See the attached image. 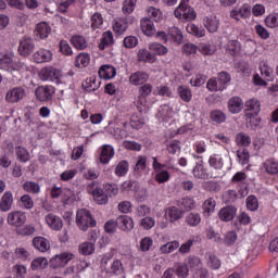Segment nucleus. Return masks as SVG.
Wrapping results in <instances>:
<instances>
[{"mask_svg":"<svg viewBox=\"0 0 278 278\" xmlns=\"http://www.w3.org/2000/svg\"><path fill=\"white\" fill-rule=\"evenodd\" d=\"M0 67L2 71L11 73V75H15V73H23V71L27 70V65L21 62V60H15L12 55L2 52H0Z\"/></svg>","mask_w":278,"mask_h":278,"instance_id":"f257e3e1","label":"nucleus"},{"mask_svg":"<svg viewBox=\"0 0 278 278\" xmlns=\"http://www.w3.org/2000/svg\"><path fill=\"white\" fill-rule=\"evenodd\" d=\"M174 14L176 18H179V21H184L185 23L197 20V12L190 7L188 0H181L178 8L174 11Z\"/></svg>","mask_w":278,"mask_h":278,"instance_id":"f03ea898","label":"nucleus"},{"mask_svg":"<svg viewBox=\"0 0 278 278\" xmlns=\"http://www.w3.org/2000/svg\"><path fill=\"white\" fill-rule=\"evenodd\" d=\"M76 225L81 231H88L90 227H97V220L92 218L90 211L80 208L76 212Z\"/></svg>","mask_w":278,"mask_h":278,"instance_id":"7ed1b4c3","label":"nucleus"},{"mask_svg":"<svg viewBox=\"0 0 278 278\" xmlns=\"http://www.w3.org/2000/svg\"><path fill=\"white\" fill-rule=\"evenodd\" d=\"M39 79L41 81H60L62 79V71L53 67V66H46L41 68L39 72Z\"/></svg>","mask_w":278,"mask_h":278,"instance_id":"20e7f679","label":"nucleus"},{"mask_svg":"<svg viewBox=\"0 0 278 278\" xmlns=\"http://www.w3.org/2000/svg\"><path fill=\"white\" fill-rule=\"evenodd\" d=\"M7 223L11 227H23L27 223V214L23 211H13L8 214Z\"/></svg>","mask_w":278,"mask_h":278,"instance_id":"39448f33","label":"nucleus"},{"mask_svg":"<svg viewBox=\"0 0 278 278\" xmlns=\"http://www.w3.org/2000/svg\"><path fill=\"white\" fill-rule=\"evenodd\" d=\"M75 258V254L70 252H63L61 254H56L54 257L50 260L51 268H61L62 266L67 265L71 260Z\"/></svg>","mask_w":278,"mask_h":278,"instance_id":"423d86ee","label":"nucleus"},{"mask_svg":"<svg viewBox=\"0 0 278 278\" xmlns=\"http://www.w3.org/2000/svg\"><path fill=\"white\" fill-rule=\"evenodd\" d=\"M27 92L23 87H15L7 91L5 93V101L8 103H18L25 99Z\"/></svg>","mask_w":278,"mask_h":278,"instance_id":"0eeeda50","label":"nucleus"},{"mask_svg":"<svg viewBox=\"0 0 278 278\" xmlns=\"http://www.w3.org/2000/svg\"><path fill=\"white\" fill-rule=\"evenodd\" d=\"M51 199H62L64 204L68 203V200L73 197V191L71 189H63L58 186H53L50 190Z\"/></svg>","mask_w":278,"mask_h":278,"instance_id":"6e6552de","label":"nucleus"},{"mask_svg":"<svg viewBox=\"0 0 278 278\" xmlns=\"http://www.w3.org/2000/svg\"><path fill=\"white\" fill-rule=\"evenodd\" d=\"M34 49H36L34 39H31V37H23L18 46L20 55L27 58V55H31V53H34Z\"/></svg>","mask_w":278,"mask_h":278,"instance_id":"1a4fd4ad","label":"nucleus"},{"mask_svg":"<svg viewBox=\"0 0 278 278\" xmlns=\"http://www.w3.org/2000/svg\"><path fill=\"white\" fill-rule=\"evenodd\" d=\"M45 222L48 227L52 229V231H62L64 227V222H62V217L50 213L45 216Z\"/></svg>","mask_w":278,"mask_h":278,"instance_id":"9d476101","label":"nucleus"},{"mask_svg":"<svg viewBox=\"0 0 278 278\" xmlns=\"http://www.w3.org/2000/svg\"><path fill=\"white\" fill-rule=\"evenodd\" d=\"M238 212V208L233 205H228L218 212L219 220H223L224 223H229V220H233L236 218V214Z\"/></svg>","mask_w":278,"mask_h":278,"instance_id":"9b49d317","label":"nucleus"},{"mask_svg":"<svg viewBox=\"0 0 278 278\" xmlns=\"http://www.w3.org/2000/svg\"><path fill=\"white\" fill-rule=\"evenodd\" d=\"M165 218L169 220V223H177V220L184 218V211L177 206H169L165 210Z\"/></svg>","mask_w":278,"mask_h":278,"instance_id":"f8f14e48","label":"nucleus"},{"mask_svg":"<svg viewBox=\"0 0 278 278\" xmlns=\"http://www.w3.org/2000/svg\"><path fill=\"white\" fill-rule=\"evenodd\" d=\"M13 205L14 194H12V191L4 192L0 200V212H10Z\"/></svg>","mask_w":278,"mask_h":278,"instance_id":"ddd939ff","label":"nucleus"},{"mask_svg":"<svg viewBox=\"0 0 278 278\" xmlns=\"http://www.w3.org/2000/svg\"><path fill=\"white\" fill-rule=\"evenodd\" d=\"M35 94L39 101H51L53 87L40 86L36 89Z\"/></svg>","mask_w":278,"mask_h":278,"instance_id":"4468645a","label":"nucleus"},{"mask_svg":"<svg viewBox=\"0 0 278 278\" xmlns=\"http://www.w3.org/2000/svg\"><path fill=\"white\" fill-rule=\"evenodd\" d=\"M244 108V102L240 97H232L228 100V110L231 114H240Z\"/></svg>","mask_w":278,"mask_h":278,"instance_id":"2eb2a0df","label":"nucleus"},{"mask_svg":"<svg viewBox=\"0 0 278 278\" xmlns=\"http://www.w3.org/2000/svg\"><path fill=\"white\" fill-rule=\"evenodd\" d=\"M53 60V52L51 50H38L34 53V61L37 64H43L45 62H51Z\"/></svg>","mask_w":278,"mask_h":278,"instance_id":"dca6fc26","label":"nucleus"},{"mask_svg":"<svg viewBox=\"0 0 278 278\" xmlns=\"http://www.w3.org/2000/svg\"><path fill=\"white\" fill-rule=\"evenodd\" d=\"M117 227L122 231H131L134 229V219L127 215H119L117 218Z\"/></svg>","mask_w":278,"mask_h":278,"instance_id":"f3484780","label":"nucleus"},{"mask_svg":"<svg viewBox=\"0 0 278 278\" xmlns=\"http://www.w3.org/2000/svg\"><path fill=\"white\" fill-rule=\"evenodd\" d=\"M251 16V7L243 4L239 10H232L230 12V17L235 21H240V18H249Z\"/></svg>","mask_w":278,"mask_h":278,"instance_id":"a211bd4d","label":"nucleus"},{"mask_svg":"<svg viewBox=\"0 0 278 278\" xmlns=\"http://www.w3.org/2000/svg\"><path fill=\"white\" fill-rule=\"evenodd\" d=\"M192 174L197 179H212V176L207 173L205 165H203V161L195 164L192 169Z\"/></svg>","mask_w":278,"mask_h":278,"instance_id":"6ab92c4d","label":"nucleus"},{"mask_svg":"<svg viewBox=\"0 0 278 278\" xmlns=\"http://www.w3.org/2000/svg\"><path fill=\"white\" fill-rule=\"evenodd\" d=\"M129 81L132 86H142V84H147V81H149V74L144 72H135L130 75Z\"/></svg>","mask_w":278,"mask_h":278,"instance_id":"aec40b11","label":"nucleus"},{"mask_svg":"<svg viewBox=\"0 0 278 278\" xmlns=\"http://www.w3.org/2000/svg\"><path fill=\"white\" fill-rule=\"evenodd\" d=\"M172 270L178 278H187L190 275V267H188L187 263H174Z\"/></svg>","mask_w":278,"mask_h":278,"instance_id":"412c9836","label":"nucleus"},{"mask_svg":"<svg viewBox=\"0 0 278 278\" xmlns=\"http://www.w3.org/2000/svg\"><path fill=\"white\" fill-rule=\"evenodd\" d=\"M33 245L35 249H37V251H40L41 253H46V251L51 249V243H49V240L43 237H35L33 239Z\"/></svg>","mask_w":278,"mask_h":278,"instance_id":"4be33fe9","label":"nucleus"},{"mask_svg":"<svg viewBox=\"0 0 278 278\" xmlns=\"http://www.w3.org/2000/svg\"><path fill=\"white\" fill-rule=\"evenodd\" d=\"M141 30H142V34H144V36H155L156 34L153 22L151 21V18H148V17H143L141 20Z\"/></svg>","mask_w":278,"mask_h":278,"instance_id":"5701e85b","label":"nucleus"},{"mask_svg":"<svg viewBox=\"0 0 278 278\" xmlns=\"http://www.w3.org/2000/svg\"><path fill=\"white\" fill-rule=\"evenodd\" d=\"M114 157V148L110 144L103 146L100 153L101 164H110V160Z\"/></svg>","mask_w":278,"mask_h":278,"instance_id":"b1692460","label":"nucleus"},{"mask_svg":"<svg viewBox=\"0 0 278 278\" xmlns=\"http://www.w3.org/2000/svg\"><path fill=\"white\" fill-rule=\"evenodd\" d=\"M99 77L101 79H113V77H116V68L112 65H102L99 70Z\"/></svg>","mask_w":278,"mask_h":278,"instance_id":"393cba45","label":"nucleus"},{"mask_svg":"<svg viewBox=\"0 0 278 278\" xmlns=\"http://www.w3.org/2000/svg\"><path fill=\"white\" fill-rule=\"evenodd\" d=\"M245 108L248 109V112H250V115L252 116H257V114L262 112V104L255 98H252L249 101H247Z\"/></svg>","mask_w":278,"mask_h":278,"instance_id":"a878e982","label":"nucleus"},{"mask_svg":"<svg viewBox=\"0 0 278 278\" xmlns=\"http://www.w3.org/2000/svg\"><path fill=\"white\" fill-rule=\"evenodd\" d=\"M185 223L188 227H199L201 225V214L190 212L185 216Z\"/></svg>","mask_w":278,"mask_h":278,"instance_id":"bb28decb","label":"nucleus"},{"mask_svg":"<svg viewBox=\"0 0 278 278\" xmlns=\"http://www.w3.org/2000/svg\"><path fill=\"white\" fill-rule=\"evenodd\" d=\"M260 71H261V76L263 77V79H265L266 81H273L274 71H273V67H270V65H268V63H266L264 61L261 62Z\"/></svg>","mask_w":278,"mask_h":278,"instance_id":"cd10ccee","label":"nucleus"},{"mask_svg":"<svg viewBox=\"0 0 278 278\" xmlns=\"http://www.w3.org/2000/svg\"><path fill=\"white\" fill-rule=\"evenodd\" d=\"M177 93L186 103H190L192 101V90L190 87L181 85L177 88Z\"/></svg>","mask_w":278,"mask_h":278,"instance_id":"c85d7f7f","label":"nucleus"},{"mask_svg":"<svg viewBox=\"0 0 278 278\" xmlns=\"http://www.w3.org/2000/svg\"><path fill=\"white\" fill-rule=\"evenodd\" d=\"M205 27L210 31V34H216L218 31V27L220 25V21L216 16L206 17Z\"/></svg>","mask_w":278,"mask_h":278,"instance_id":"c756f323","label":"nucleus"},{"mask_svg":"<svg viewBox=\"0 0 278 278\" xmlns=\"http://www.w3.org/2000/svg\"><path fill=\"white\" fill-rule=\"evenodd\" d=\"M92 195L93 200L96 201V203H98V205H105L109 201L108 194H105V192L101 188H96L92 191Z\"/></svg>","mask_w":278,"mask_h":278,"instance_id":"7c9ffc66","label":"nucleus"},{"mask_svg":"<svg viewBox=\"0 0 278 278\" xmlns=\"http://www.w3.org/2000/svg\"><path fill=\"white\" fill-rule=\"evenodd\" d=\"M90 64V54L86 52H80L75 59V66L77 68H86Z\"/></svg>","mask_w":278,"mask_h":278,"instance_id":"2f4dec72","label":"nucleus"},{"mask_svg":"<svg viewBox=\"0 0 278 278\" xmlns=\"http://www.w3.org/2000/svg\"><path fill=\"white\" fill-rule=\"evenodd\" d=\"M210 118L213 123H216L217 125H222V123H225V121H227V114H225V112L218 109H215L211 111Z\"/></svg>","mask_w":278,"mask_h":278,"instance_id":"473e14b6","label":"nucleus"},{"mask_svg":"<svg viewBox=\"0 0 278 278\" xmlns=\"http://www.w3.org/2000/svg\"><path fill=\"white\" fill-rule=\"evenodd\" d=\"M71 43L80 51L88 48V39L84 36H73Z\"/></svg>","mask_w":278,"mask_h":278,"instance_id":"72a5a7b5","label":"nucleus"},{"mask_svg":"<svg viewBox=\"0 0 278 278\" xmlns=\"http://www.w3.org/2000/svg\"><path fill=\"white\" fill-rule=\"evenodd\" d=\"M202 210L206 216H212L216 210V200H214V198L206 199L202 205Z\"/></svg>","mask_w":278,"mask_h":278,"instance_id":"f704fd0d","label":"nucleus"},{"mask_svg":"<svg viewBox=\"0 0 278 278\" xmlns=\"http://www.w3.org/2000/svg\"><path fill=\"white\" fill-rule=\"evenodd\" d=\"M206 90H208V92H223V90H225V89L218 81V78L213 77L207 80Z\"/></svg>","mask_w":278,"mask_h":278,"instance_id":"c9c22d12","label":"nucleus"},{"mask_svg":"<svg viewBox=\"0 0 278 278\" xmlns=\"http://www.w3.org/2000/svg\"><path fill=\"white\" fill-rule=\"evenodd\" d=\"M186 264L188 268H190L191 273H194V270H199V268L203 267V263H201V258H199V256H189Z\"/></svg>","mask_w":278,"mask_h":278,"instance_id":"e433bc0d","label":"nucleus"},{"mask_svg":"<svg viewBox=\"0 0 278 278\" xmlns=\"http://www.w3.org/2000/svg\"><path fill=\"white\" fill-rule=\"evenodd\" d=\"M129 173V162L123 160L119 161L115 167L116 177H125Z\"/></svg>","mask_w":278,"mask_h":278,"instance_id":"4c0bfd02","label":"nucleus"},{"mask_svg":"<svg viewBox=\"0 0 278 278\" xmlns=\"http://www.w3.org/2000/svg\"><path fill=\"white\" fill-rule=\"evenodd\" d=\"M113 31L115 34H118L119 36H123V34H125V31H127L126 20L125 18L115 20V22L113 23Z\"/></svg>","mask_w":278,"mask_h":278,"instance_id":"58836bf2","label":"nucleus"},{"mask_svg":"<svg viewBox=\"0 0 278 278\" xmlns=\"http://www.w3.org/2000/svg\"><path fill=\"white\" fill-rule=\"evenodd\" d=\"M208 164L211 168H215V170H222L224 166L223 156L218 154H213L208 159Z\"/></svg>","mask_w":278,"mask_h":278,"instance_id":"ea45409f","label":"nucleus"},{"mask_svg":"<svg viewBox=\"0 0 278 278\" xmlns=\"http://www.w3.org/2000/svg\"><path fill=\"white\" fill-rule=\"evenodd\" d=\"M101 83H97L96 77L87 78L86 81L83 84L84 90L86 92H94V90H99V86Z\"/></svg>","mask_w":278,"mask_h":278,"instance_id":"a19ab883","label":"nucleus"},{"mask_svg":"<svg viewBox=\"0 0 278 278\" xmlns=\"http://www.w3.org/2000/svg\"><path fill=\"white\" fill-rule=\"evenodd\" d=\"M18 205L22 210H33L34 208V199H31V195L24 194L21 197L18 201Z\"/></svg>","mask_w":278,"mask_h":278,"instance_id":"79ce46f5","label":"nucleus"},{"mask_svg":"<svg viewBox=\"0 0 278 278\" xmlns=\"http://www.w3.org/2000/svg\"><path fill=\"white\" fill-rule=\"evenodd\" d=\"M78 253L80 255H92L94 253V243L93 242H84L78 247Z\"/></svg>","mask_w":278,"mask_h":278,"instance_id":"37998d69","label":"nucleus"},{"mask_svg":"<svg viewBox=\"0 0 278 278\" xmlns=\"http://www.w3.org/2000/svg\"><path fill=\"white\" fill-rule=\"evenodd\" d=\"M30 266L31 270H43V268L49 266V262L45 257H38L33 260Z\"/></svg>","mask_w":278,"mask_h":278,"instance_id":"c03bdc74","label":"nucleus"},{"mask_svg":"<svg viewBox=\"0 0 278 278\" xmlns=\"http://www.w3.org/2000/svg\"><path fill=\"white\" fill-rule=\"evenodd\" d=\"M23 189L29 194H38L40 192V185L36 181H26L23 185Z\"/></svg>","mask_w":278,"mask_h":278,"instance_id":"a18cd8bd","label":"nucleus"},{"mask_svg":"<svg viewBox=\"0 0 278 278\" xmlns=\"http://www.w3.org/2000/svg\"><path fill=\"white\" fill-rule=\"evenodd\" d=\"M264 168L268 175H277L278 173V162L270 159L265 161Z\"/></svg>","mask_w":278,"mask_h":278,"instance_id":"49530a36","label":"nucleus"},{"mask_svg":"<svg viewBox=\"0 0 278 278\" xmlns=\"http://www.w3.org/2000/svg\"><path fill=\"white\" fill-rule=\"evenodd\" d=\"M147 169V157L138 156L137 163L135 165V175L140 177L142 175V170Z\"/></svg>","mask_w":278,"mask_h":278,"instance_id":"de8ad7c7","label":"nucleus"},{"mask_svg":"<svg viewBox=\"0 0 278 278\" xmlns=\"http://www.w3.org/2000/svg\"><path fill=\"white\" fill-rule=\"evenodd\" d=\"M206 264L212 270H218L222 266L220 260L215 254L208 255Z\"/></svg>","mask_w":278,"mask_h":278,"instance_id":"09e8293b","label":"nucleus"},{"mask_svg":"<svg viewBox=\"0 0 278 278\" xmlns=\"http://www.w3.org/2000/svg\"><path fill=\"white\" fill-rule=\"evenodd\" d=\"M135 214L137 218H146L151 214V207H149L147 204H141L136 207Z\"/></svg>","mask_w":278,"mask_h":278,"instance_id":"8fccbe9b","label":"nucleus"},{"mask_svg":"<svg viewBox=\"0 0 278 278\" xmlns=\"http://www.w3.org/2000/svg\"><path fill=\"white\" fill-rule=\"evenodd\" d=\"M139 226L142 227L146 231H149L155 227V218L149 216L143 217L140 219Z\"/></svg>","mask_w":278,"mask_h":278,"instance_id":"3c124183","label":"nucleus"},{"mask_svg":"<svg viewBox=\"0 0 278 278\" xmlns=\"http://www.w3.org/2000/svg\"><path fill=\"white\" fill-rule=\"evenodd\" d=\"M36 31L38 36H49L51 34V26L47 22L37 24Z\"/></svg>","mask_w":278,"mask_h":278,"instance_id":"603ef678","label":"nucleus"},{"mask_svg":"<svg viewBox=\"0 0 278 278\" xmlns=\"http://www.w3.org/2000/svg\"><path fill=\"white\" fill-rule=\"evenodd\" d=\"M217 81L222 86V88L225 90L227 88V84L231 81V75L228 72H220L217 75Z\"/></svg>","mask_w":278,"mask_h":278,"instance_id":"864d4df0","label":"nucleus"},{"mask_svg":"<svg viewBox=\"0 0 278 278\" xmlns=\"http://www.w3.org/2000/svg\"><path fill=\"white\" fill-rule=\"evenodd\" d=\"M237 156L239 159V164H241L242 166H247V164H249V160L251 157V155L249 154V150L247 149L238 150Z\"/></svg>","mask_w":278,"mask_h":278,"instance_id":"5fc2aeb1","label":"nucleus"},{"mask_svg":"<svg viewBox=\"0 0 278 278\" xmlns=\"http://www.w3.org/2000/svg\"><path fill=\"white\" fill-rule=\"evenodd\" d=\"M149 49L150 51H153L157 55H166L168 53V49L162 46V43H157V42L150 43Z\"/></svg>","mask_w":278,"mask_h":278,"instance_id":"6e6d98bb","label":"nucleus"},{"mask_svg":"<svg viewBox=\"0 0 278 278\" xmlns=\"http://www.w3.org/2000/svg\"><path fill=\"white\" fill-rule=\"evenodd\" d=\"M236 142L239 147H249L251 144V137L243 132H239L236 137Z\"/></svg>","mask_w":278,"mask_h":278,"instance_id":"4d7b16f0","label":"nucleus"},{"mask_svg":"<svg viewBox=\"0 0 278 278\" xmlns=\"http://www.w3.org/2000/svg\"><path fill=\"white\" fill-rule=\"evenodd\" d=\"M179 247V241H172L168 242L160 248L161 253L168 254L173 253V251H177V248Z\"/></svg>","mask_w":278,"mask_h":278,"instance_id":"13d9d810","label":"nucleus"},{"mask_svg":"<svg viewBox=\"0 0 278 278\" xmlns=\"http://www.w3.org/2000/svg\"><path fill=\"white\" fill-rule=\"evenodd\" d=\"M247 207L250 210V212H257V208L260 207V202L257 201V198L255 195H249L247 198Z\"/></svg>","mask_w":278,"mask_h":278,"instance_id":"bf43d9fd","label":"nucleus"},{"mask_svg":"<svg viewBox=\"0 0 278 278\" xmlns=\"http://www.w3.org/2000/svg\"><path fill=\"white\" fill-rule=\"evenodd\" d=\"M15 153L20 162H29V152L23 147H16Z\"/></svg>","mask_w":278,"mask_h":278,"instance_id":"052dcab7","label":"nucleus"},{"mask_svg":"<svg viewBox=\"0 0 278 278\" xmlns=\"http://www.w3.org/2000/svg\"><path fill=\"white\" fill-rule=\"evenodd\" d=\"M118 229V223L117 219H109L105 224H104V231L106 233H116Z\"/></svg>","mask_w":278,"mask_h":278,"instance_id":"680f3d73","label":"nucleus"},{"mask_svg":"<svg viewBox=\"0 0 278 278\" xmlns=\"http://www.w3.org/2000/svg\"><path fill=\"white\" fill-rule=\"evenodd\" d=\"M181 142L179 140H172L167 143V150L168 153H172V155H175L181 151Z\"/></svg>","mask_w":278,"mask_h":278,"instance_id":"e2e57ef3","label":"nucleus"},{"mask_svg":"<svg viewBox=\"0 0 278 278\" xmlns=\"http://www.w3.org/2000/svg\"><path fill=\"white\" fill-rule=\"evenodd\" d=\"M170 179V174L168 173V170H159L155 174V181H157V184H166V181H168Z\"/></svg>","mask_w":278,"mask_h":278,"instance_id":"0e129e2a","label":"nucleus"},{"mask_svg":"<svg viewBox=\"0 0 278 278\" xmlns=\"http://www.w3.org/2000/svg\"><path fill=\"white\" fill-rule=\"evenodd\" d=\"M13 273L16 278H25L27 275V267L25 265L16 264L13 266Z\"/></svg>","mask_w":278,"mask_h":278,"instance_id":"69168bd1","label":"nucleus"},{"mask_svg":"<svg viewBox=\"0 0 278 278\" xmlns=\"http://www.w3.org/2000/svg\"><path fill=\"white\" fill-rule=\"evenodd\" d=\"M198 51H200V53H202V55H214L216 50L214 49V47H211L207 43H201L198 47Z\"/></svg>","mask_w":278,"mask_h":278,"instance_id":"338daca9","label":"nucleus"},{"mask_svg":"<svg viewBox=\"0 0 278 278\" xmlns=\"http://www.w3.org/2000/svg\"><path fill=\"white\" fill-rule=\"evenodd\" d=\"M192 273V278H207L210 277V271L205 267H200Z\"/></svg>","mask_w":278,"mask_h":278,"instance_id":"774afa93","label":"nucleus"}]
</instances>
